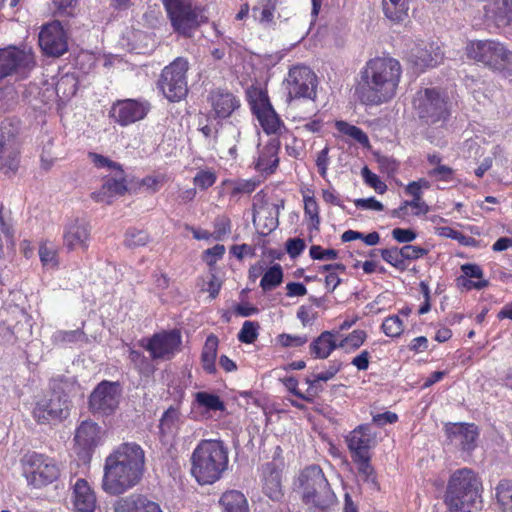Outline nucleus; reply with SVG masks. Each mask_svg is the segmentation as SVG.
<instances>
[{"label": "nucleus", "instance_id": "obj_14", "mask_svg": "<svg viewBox=\"0 0 512 512\" xmlns=\"http://www.w3.org/2000/svg\"><path fill=\"white\" fill-rule=\"evenodd\" d=\"M181 344V333L174 329L154 334L143 347L154 360H170L180 351Z\"/></svg>", "mask_w": 512, "mask_h": 512}, {"label": "nucleus", "instance_id": "obj_11", "mask_svg": "<svg viewBox=\"0 0 512 512\" xmlns=\"http://www.w3.org/2000/svg\"><path fill=\"white\" fill-rule=\"evenodd\" d=\"M26 479L33 488H43L56 481L61 473L58 462L45 454L33 452L26 459Z\"/></svg>", "mask_w": 512, "mask_h": 512}, {"label": "nucleus", "instance_id": "obj_43", "mask_svg": "<svg viewBox=\"0 0 512 512\" xmlns=\"http://www.w3.org/2000/svg\"><path fill=\"white\" fill-rule=\"evenodd\" d=\"M86 338V334L81 329L76 330H57L51 336L52 344L56 346H65L68 344L77 343L83 341Z\"/></svg>", "mask_w": 512, "mask_h": 512}, {"label": "nucleus", "instance_id": "obj_56", "mask_svg": "<svg viewBox=\"0 0 512 512\" xmlns=\"http://www.w3.org/2000/svg\"><path fill=\"white\" fill-rule=\"evenodd\" d=\"M341 364L334 362L332 363L329 368L323 372H320L316 375H314L313 379H307L306 382L309 384L308 392L316 387V384L320 381H328L331 380L340 370Z\"/></svg>", "mask_w": 512, "mask_h": 512}, {"label": "nucleus", "instance_id": "obj_24", "mask_svg": "<svg viewBox=\"0 0 512 512\" xmlns=\"http://www.w3.org/2000/svg\"><path fill=\"white\" fill-rule=\"evenodd\" d=\"M278 215V207L274 204L254 205L253 225L261 235H268L278 227Z\"/></svg>", "mask_w": 512, "mask_h": 512}, {"label": "nucleus", "instance_id": "obj_21", "mask_svg": "<svg viewBox=\"0 0 512 512\" xmlns=\"http://www.w3.org/2000/svg\"><path fill=\"white\" fill-rule=\"evenodd\" d=\"M409 60L419 70H424L440 64L443 60V52L435 43H421L411 49Z\"/></svg>", "mask_w": 512, "mask_h": 512}, {"label": "nucleus", "instance_id": "obj_49", "mask_svg": "<svg viewBox=\"0 0 512 512\" xmlns=\"http://www.w3.org/2000/svg\"><path fill=\"white\" fill-rule=\"evenodd\" d=\"M323 120L315 114L311 119L300 118L296 130L301 135L319 133L323 128Z\"/></svg>", "mask_w": 512, "mask_h": 512}, {"label": "nucleus", "instance_id": "obj_55", "mask_svg": "<svg viewBox=\"0 0 512 512\" xmlns=\"http://www.w3.org/2000/svg\"><path fill=\"white\" fill-rule=\"evenodd\" d=\"M89 159L97 168H106L108 170H117L119 171V174H123L122 166L115 161H112L108 157H105L101 154L90 152L88 154Z\"/></svg>", "mask_w": 512, "mask_h": 512}, {"label": "nucleus", "instance_id": "obj_58", "mask_svg": "<svg viewBox=\"0 0 512 512\" xmlns=\"http://www.w3.org/2000/svg\"><path fill=\"white\" fill-rule=\"evenodd\" d=\"M427 174L435 181L449 183L454 180L455 171L450 166L444 165L429 169Z\"/></svg>", "mask_w": 512, "mask_h": 512}, {"label": "nucleus", "instance_id": "obj_3", "mask_svg": "<svg viewBox=\"0 0 512 512\" xmlns=\"http://www.w3.org/2000/svg\"><path fill=\"white\" fill-rule=\"evenodd\" d=\"M482 481L469 468L456 470L450 477L445 493L449 512H477L482 509Z\"/></svg>", "mask_w": 512, "mask_h": 512}, {"label": "nucleus", "instance_id": "obj_2", "mask_svg": "<svg viewBox=\"0 0 512 512\" xmlns=\"http://www.w3.org/2000/svg\"><path fill=\"white\" fill-rule=\"evenodd\" d=\"M401 75V64L392 57H376L369 60L361 71L358 87L361 102L366 105H380L393 99Z\"/></svg>", "mask_w": 512, "mask_h": 512}, {"label": "nucleus", "instance_id": "obj_27", "mask_svg": "<svg viewBox=\"0 0 512 512\" xmlns=\"http://www.w3.org/2000/svg\"><path fill=\"white\" fill-rule=\"evenodd\" d=\"M279 149L280 141L277 138L270 139L267 144L259 148L255 169L261 173H274L279 164Z\"/></svg>", "mask_w": 512, "mask_h": 512}, {"label": "nucleus", "instance_id": "obj_59", "mask_svg": "<svg viewBox=\"0 0 512 512\" xmlns=\"http://www.w3.org/2000/svg\"><path fill=\"white\" fill-rule=\"evenodd\" d=\"M180 419V411L176 407H169L163 414L161 420H160V427L161 429H167L171 430L173 427L176 426Z\"/></svg>", "mask_w": 512, "mask_h": 512}, {"label": "nucleus", "instance_id": "obj_23", "mask_svg": "<svg viewBox=\"0 0 512 512\" xmlns=\"http://www.w3.org/2000/svg\"><path fill=\"white\" fill-rule=\"evenodd\" d=\"M374 435L368 424L357 426L346 436V443L351 457L369 455V450L374 444Z\"/></svg>", "mask_w": 512, "mask_h": 512}, {"label": "nucleus", "instance_id": "obj_41", "mask_svg": "<svg viewBox=\"0 0 512 512\" xmlns=\"http://www.w3.org/2000/svg\"><path fill=\"white\" fill-rule=\"evenodd\" d=\"M194 402L198 407L204 408L206 411H224L225 404L221 398L213 393L206 391L196 392Z\"/></svg>", "mask_w": 512, "mask_h": 512}, {"label": "nucleus", "instance_id": "obj_32", "mask_svg": "<svg viewBox=\"0 0 512 512\" xmlns=\"http://www.w3.org/2000/svg\"><path fill=\"white\" fill-rule=\"evenodd\" d=\"M263 131L268 135L280 136L286 131V126L273 106L255 115Z\"/></svg>", "mask_w": 512, "mask_h": 512}, {"label": "nucleus", "instance_id": "obj_29", "mask_svg": "<svg viewBox=\"0 0 512 512\" xmlns=\"http://www.w3.org/2000/svg\"><path fill=\"white\" fill-rule=\"evenodd\" d=\"M462 275L458 277L457 283L466 290H482L489 285V281L484 279L483 269L472 263H466L461 266Z\"/></svg>", "mask_w": 512, "mask_h": 512}, {"label": "nucleus", "instance_id": "obj_20", "mask_svg": "<svg viewBox=\"0 0 512 512\" xmlns=\"http://www.w3.org/2000/svg\"><path fill=\"white\" fill-rule=\"evenodd\" d=\"M91 238V226L84 219L69 222L63 233V244L69 250L87 249Z\"/></svg>", "mask_w": 512, "mask_h": 512}, {"label": "nucleus", "instance_id": "obj_9", "mask_svg": "<svg viewBox=\"0 0 512 512\" xmlns=\"http://www.w3.org/2000/svg\"><path fill=\"white\" fill-rule=\"evenodd\" d=\"M413 107L426 124L445 121L449 115L445 97L434 88L419 90L413 99Z\"/></svg>", "mask_w": 512, "mask_h": 512}, {"label": "nucleus", "instance_id": "obj_8", "mask_svg": "<svg viewBox=\"0 0 512 512\" xmlns=\"http://www.w3.org/2000/svg\"><path fill=\"white\" fill-rule=\"evenodd\" d=\"M70 401L66 394L53 391L39 398L32 409V417L39 425H55L69 414Z\"/></svg>", "mask_w": 512, "mask_h": 512}, {"label": "nucleus", "instance_id": "obj_37", "mask_svg": "<svg viewBox=\"0 0 512 512\" xmlns=\"http://www.w3.org/2000/svg\"><path fill=\"white\" fill-rule=\"evenodd\" d=\"M219 502L223 512H249L247 499L240 491L225 492Z\"/></svg>", "mask_w": 512, "mask_h": 512}, {"label": "nucleus", "instance_id": "obj_1", "mask_svg": "<svg viewBox=\"0 0 512 512\" xmlns=\"http://www.w3.org/2000/svg\"><path fill=\"white\" fill-rule=\"evenodd\" d=\"M146 456L135 442H125L115 447L105 458L102 490L110 496H120L138 486L145 473Z\"/></svg>", "mask_w": 512, "mask_h": 512}, {"label": "nucleus", "instance_id": "obj_7", "mask_svg": "<svg viewBox=\"0 0 512 512\" xmlns=\"http://www.w3.org/2000/svg\"><path fill=\"white\" fill-rule=\"evenodd\" d=\"M173 30L183 36H191L201 23L207 21L192 0H162Z\"/></svg>", "mask_w": 512, "mask_h": 512}, {"label": "nucleus", "instance_id": "obj_48", "mask_svg": "<svg viewBox=\"0 0 512 512\" xmlns=\"http://www.w3.org/2000/svg\"><path fill=\"white\" fill-rule=\"evenodd\" d=\"M129 359L140 374L148 377L154 373L155 367L151 360L144 356L141 352L131 350L129 353Z\"/></svg>", "mask_w": 512, "mask_h": 512}, {"label": "nucleus", "instance_id": "obj_26", "mask_svg": "<svg viewBox=\"0 0 512 512\" xmlns=\"http://www.w3.org/2000/svg\"><path fill=\"white\" fill-rule=\"evenodd\" d=\"M114 512H163L160 505L143 494H131L118 499Z\"/></svg>", "mask_w": 512, "mask_h": 512}, {"label": "nucleus", "instance_id": "obj_61", "mask_svg": "<svg viewBox=\"0 0 512 512\" xmlns=\"http://www.w3.org/2000/svg\"><path fill=\"white\" fill-rule=\"evenodd\" d=\"M231 195L236 196L239 194H250L256 187L257 182L254 180H240L231 182Z\"/></svg>", "mask_w": 512, "mask_h": 512}, {"label": "nucleus", "instance_id": "obj_10", "mask_svg": "<svg viewBox=\"0 0 512 512\" xmlns=\"http://www.w3.org/2000/svg\"><path fill=\"white\" fill-rule=\"evenodd\" d=\"M188 67V61L178 57L162 70L159 88L169 101H179L186 96Z\"/></svg>", "mask_w": 512, "mask_h": 512}, {"label": "nucleus", "instance_id": "obj_28", "mask_svg": "<svg viewBox=\"0 0 512 512\" xmlns=\"http://www.w3.org/2000/svg\"><path fill=\"white\" fill-rule=\"evenodd\" d=\"M97 499L89 483L79 478L73 486V505L77 512H94Z\"/></svg>", "mask_w": 512, "mask_h": 512}, {"label": "nucleus", "instance_id": "obj_6", "mask_svg": "<svg viewBox=\"0 0 512 512\" xmlns=\"http://www.w3.org/2000/svg\"><path fill=\"white\" fill-rule=\"evenodd\" d=\"M466 54L503 77L512 76V51L499 41H471L466 45Z\"/></svg>", "mask_w": 512, "mask_h": 512}, {"label": "nucleus", "instance_id": "obj_54", "mask_svg": "<svg viewBox=\"0 0 512 512\" xmlns=\"http://www.w3.org/2000/svg\"><path fill=\"white\" fill-rule=\"evenodd\" d=\"M367 335L364 330H354L338 344L339 348L358 349L365 341Z\"/></svg>", "mask_w": 512, "mask_h": 512}, {"label": "nucleus", "instance_id": "obj_51", "mask_svg": "<svg viewBox=\"0 0 512 512\" xmlns=\"http://www.w3.org/2000/svg\"><path fill=\"white\" fill-rule=\"evenodd\" d=\"M259 329L258 322L245 321L238 333V340L242 343L252 344L258 337Z\"/></svg>", "mask_w": 512, "mask_h": 512}, {"label": "nucleus", "instance_id": "obj_64", "mask_svg": "<svg viewBox=\"0 0 512 512\" xmlns=\"http://www.w3.org/2000/svg\"><path fill=\"white\" fill-rule=\"evenodd\" d=\"M362 176L364 177L366 183L373 187L378 193H384L386 191V184L381 181L375 173H372L367 167L362 169Z\"/></svg>", "mask_w": 512, "mask_h": 512}, {"label": "nucleus", "instance_id": "obj_60", "mask_svg": "<svg viewBox=\"0 0 512 512\" xmlns=\"http://www.w3.org/2000/svg\"><path fill=\"white\" fill-rule=\"evenodd\" d=\"M216 174L209 170H201L194 177V184L200 189H207L216 182Z\"/></svg>", "mask_w": 512, "mask_h": 512}, {"label": "nucleus", "instance_id": "obj_57", "mask_svg": "<svg viewBox=\"0 0 512 512\" xmlns=\"http://www.w3.org/2000/svg\"><path fill=\"white\" fill-rule=\"evenodd\" d=\"M213 239L222 240L231 232V221L227 216H218L213 222Z\"/></svg>", "mask_w": 512, "mask_h": 512}, {"label": "nucleus", "instance_id": "obj_44", "mask_svg": "<svg viewBox=\"0 0 512 512\" xmlns=\"http://www.w3.org/2000/svg\"><path fill=\"white\" fill-rule=\"evenodd\" d=\"M247 98L254 115L272 106L267 93L260 88H250L247 91Z\"/></svg>", "mask_w": 512, "mask_h": 512}, {"label": "nucleus", "instance_id": "obj_62", "mask_svg": "<svg viewBox=\"0 0 512 512\" xmlns=\"http://www.w3.org/2000/svg\"><path fill=\"white\" fill-rule=\"evenodd\" d=\"M309 253L314 260H334L338 257V252L335 249H323L319 245L311 246Z\"/></svg>", "mask_w": 512, "mask_h": 512}, {"label": "nucleus", "instance_id": "obj_39", "mask_svg": "<svg viewBox=\"0 0 512 512\" xmlns=\"http://www.w3.org/2000/svg\"><path fill=\"white\" fill-rule=\"evenodd\" d=\"M218 344V338L214 334H211L206 338L202 349V367L209 374H212L216 371L215 361L217 357Z\"/></svg>", "mask_w": 512, "mask_h": 512}, {"label": "nucleus", "instance_id": "obj_52", "mask_svg": "<svg viewBox=\"0 0 512 512\" xmlns=\"http://www.w3.org/2000/svg\"><path fill=\"white\" fill-rule=\"evenodd\" d=\"M381 256L384 261L397 269L404 270L406 268V263L402 255V248L398 249L397 247H393L389 249H382Z\"/></svg>", "mask_w": 512, "mask_h": 512}, {"label": "nucleus", "instance_id": "obj_5", "mask_svg": "<svg viewBox=\"0 0 512 512\" xmlns=\"http://www.w3.org/2000/svg\"><path fill=\"white\" fill-rule=\"evenodd\" d=\"M295 485L309 512H323L335 501V494L318 465L304 468Z\"/></svg>", "mask_w": 512, "mask_h": 512}, {"label": "nucleus", "instance_id": "obj_63", "mask_svg": "<svg viewBox=\"0 0 512 512\" xmlns=\"http://www.w3.org/2000/svg\"><path fill=\"white\" fill-rule=\"evenodd\" d=\"M225 254V247L222 244H216L203 252V260L209 265L213 266Z\"/></svg>", "mask_w": 512, "mask_h": 512}, {"label": "nucleus", "instance_id": "obj_38", "mask_svg": "<svg viewBox=\"0 0 512 512\" xmlns=\"http://www.w3.org/2000/svg\"><path fill=\"white\" fill-rule=\"evenodd\" d=\"M337 347L338 344L329 331L322 332L310 345L311 353L319 359H326Z\"/></svg>", "mask_w": 512, "mask_h": 512}, {"label": "nucleus", "instance_id": "obj_31", "mask_svg": "<svg viewBox=\"0 0 512 512\" xmlns=\"http://www.w3.org/2000/svg\"><path fill=\"white\" fill-rule=\"evenodd\" d=\"M21 147L0 143V171L8 177L16 175L20 168Z\"/></svg>", "mask_w": 512, "mask_h": 512}, {"label": "nucleus", "instance_id": "obj_12", "mask_svg": "<svg viewBox=\"0 0 512 512\" xmlns=\"http://www.w3.org/2000/svg\"><path fill=\"white\" fill-rule=\"evenodd\" d=\"M284 83L289 101L300 98L315 101L318 79L309 67L305 65L291 67Z\"/></svg>", "mask_w": 512, "mask_h": 512}, {"label": "nucleus", "instance_id": "obj_50", "mask_svg": "<svg viewBox=\"0 0 512 512\" xmlns=\"http://www.w3.org/2000/svg\"><path fill=\"white\" fill-rule=\"evenodd\" d=\"M405 325L399 315L388 316L382 323V330L386 336L399 337L404 331Z\"/></svg>", "mask_w": 512, "mask_h": 512}, {"label": "nucleus", "instance_id": "obj_36", "mask_svg": "<svg viewBox=\"0 0 512 512\" xmlns=\"http://www.w3.org/2000/svg\"><path fill=\"white\" fill-rule=\"evenodd\" d=\"M276 8L277 0H260L252 8L253 17L262 26L271 27L275 24Z\"/></svg>", "mask_w": 512, "mask_h": 512}, {"label": "nucleus", "instance_id": "obj_4", "mask_svg": "<svg viewBox=\"0 0 512 512\" xmlns=\"http://www.w3.org/2000/svg\"><path fill=\"white\" fill-rule=\"evenodd\" d=\"M228 462L223 441L201 440L191 455V473L199 484H213L222 477Z\"/></svg>", "mask_w": 512, "mask_h": 512}, {"label": "nucleus", "instance_id": "obj_15", "mask_svg": "<svg viewBox=\"0 0 512 512\" xmlns=\"http://www.w3.org/2000/svg\"><path fill=\"white\" fill-rule=\"evenodd\" d=\"M35 65L31 50L15 46L0 48V81L13 73H24Z\"/></svg>", "mask_w": 512, "mask_h": 512}, {"label": "nucleus", "instance_id": "obj_42", "mask_svg": "<svg viewBox=\"0 0 512 512\" xmlns=\"http://www.w3.org/2000/svg\"><path fill=\"white\" fill-rule=\"evenodd\" d=\"M304 202V215L305 218L310 222V228L314 230H319L321 219H320V209L316 198L313 195L304 194L303 195Z\"/></svg>", "mask_w": 512, "mask_h": 512}, {"label": "nucleus", "instance_id": "obj_40", "mask_svg": "<svg viewBox=\"0 0 512 512\" xmlns=\"http://www.w3.org/2000/svg\"><path fill=\"white\" fill-rule=\"evenodd\" d=\"M385 16L392 22H401L408 15L407 0H382Z\"/></svg>", "mask_w": 512, "mask_h": 512}, {"label": "nucleus", "instance_id": "obj_30", "mask_svg": "<svg viewBox=\"0 0 512 512\" xmlns=\"http://www.w3.org/2000/svg\"><path fill=\"white\" fill-rule=\"evenodd\" d=\"M126 191L125 177L120 174L119 178L107 179L98 191L91 193V198L99 203L111 204L114 197L124 195Z\"/></svg>", "mask_w": 512, "mask_h": 512}, {"label": "nucleus", "instance_id": "obj_33", "mask_svg": "<svg viewBox=\"0 0 512 512\" xmlns=\"http://www.w3.org/2000/svg\"><path fill=\"white\" fill-rule=\"evenodd\" d=\"M22 122L17 118H6L0 123V143L21 147Z\"/></svg>", "mask_w": 512, "mask_h": 512}, {"label": "nucleus", "instance_id": "obj_47", "mask_svg": "<svg viewBox=\"0 0 512 512\" xmlns=\"http://www.w3.org/2000/svg\"><path fill=\"white\" fill-rule=\"evenodd\" d=\"M370 459V454L352 457L353 462L357 465L360 477L366 482L375 483V471L370 463Z\"/></svg>", "mask_w": 512, "mask_h": 512}, {"label": "nucleus", "instance_id": "obj_18", "mask_svg": "<svg viewBox=\"0 0 512 512\" xmlns=\"http://www.w3.org/2000/svg\"><path fill=\"white\" fill-rule=\"evenodd\" d=\"M210 116L214 119H226L240 108V100L233 93L223 90H212L208 96Z\"/></svg>", "mask_w": 512, "mask_h": 512}, {"label": "nucleus", "instance_id": "obj_22", "mask_svg": "<svg viewBox=\"0 0 512 512\" xmlns=\"http://www.w3.org/2000/svg\"><path fill=\"white\" fill-rule=\"evenodd\" d=\"M446 432L450 444L455 448L467 452L475 449L479 433L474 424H453Z\"/></svg>", "mask_w": 512, "mask_h": 512}, {"label": "nucleus", "instance_id": "obj_35", "mask_svg": "<svg viewBox=\"0 0 512 512\" xmlns=\"http://www.w3.org/2000/svg\"><path fill=\"white\" fill-rule=\"evenodd\" d=\"M486 13L498 25H508L512 21V0H490Z\"/></svg>", "mask_w": 512, "mask_h": 512}, {"label": "nucleus", "instance_id": "obj_25", "mask_svg": "<svg viewBox=\"0 0 512 512\" xmlns=\"http://www.w3.org/2000/svg\"><path fill=\"white\" fill-rule=\"evenodd\" d=\"M262 491L273 501L283 497L281 470L274 462H268L261 468Z\"/></svg>", "mask_w": 512, "mask_h": 512}, {"label": "nucleus", "instance_id": "obj_46", "mask_svg": "<svg viewBox=\"0 0 512 512\" xmlns=\"http://www.w3.org/2000/svg\"><path fill=\"white\" fill-rule=\"evenodd\" d=\"M337 130L363 146L369 145V138L366 133L357 126L351 125L345 121H337L335 124Z\"/></svg>", "mask_w": 512, "mask_h": 512}, {"label": "nucleus", "instance_id": "obj_19", "mask_svg": "<svg viewBox=\"0 0 512 512\" xmlns=\"http://www.w3.org/2000/svg\"><path fill=\"white\" fill-rule=\"evenodd\" d=\"M103 434L102 428L97 423L85 420L77 427L74 441L81 452L90 456L95 448L101 444Z\"/></svg>", "mask_w": 512, "mask_h": 512}, {"label": "nucleus", "instance_id": "obj_17", "mask_svg": "<svg viewBox=\"0 0 512 512\" xmlns=\"http://www.w3.org/2000/svg\"><path fill=\"white\" fill-rule=\"evenodd\" d=\"M149 109L148 102L125 99L114 103L110 114L116 123L121 126H128L142 120L147 115Z\"/></svg>", "mask_w": 512, "mask_h": 512}, {"label": "nucleus", "instance_id": "obj_16", "mask_svg": "<svg viewBox=\"0 0 512 512\" xmlns=\"http://www.w3.org/2000/svg\"><path fill=\"white\" fill-rule=\"evenodd\" d=\"M39 45L47 56L59 57L67 52V36L60 22L54 21L42 27Z\"/></svg>", "mask_w": 512, "mask_h": 512}, {"label": "nucleus", "instance_id": "obj_13", "mask_svg": "<svg viewBox=\"0 0 512 512\" xmlns=\"http://www.w3.org/2000/svg\"><path fill=\"white\" fill-rule=\"evenodd\" d=\"M120 395L121 389L117 382L104 380L90 394L89 409L94 415H111L118 408Z\"/></svg>", "mask_w": 512, "mask_h": 512}, {"label": "nucleus", "instance_id": "obj_45", "mask_svg": "<svg viewBox=\"0 0 512 512\" xmlns=\"http://www.w3.org/2000/svg\"><path fill=\"white\" fill-rule=\"evenodd\" d=\"M283 270L279 264L271 266L263 275L260 287L263 291H271L282 283Z\"/></svg>", "mask_w": 512, "mask_h": 512}, {"label": "nucleus", "instance_id": "obj_53", "mask_svg": "<svg viewBox=\"0 0 512 512\" xmlns=\"http://www.w3.org/2000/svg\"><path fill=\"white\" fill-rule=\"evenodd\" d=\"M149 240V235L142 230L129 229L125 233V245L130 248L145 246Z\"/></svg>", "mask_w": 512, "mask_h": 512}, {"label": "nucleus", "instance_id": "obj_34", "mask_svg": "<svg viewBox=\"0 0 512 512\" xmlns=\"http://www.w3.org/2000/svg\"><path fill=\"white\" fill-rule=\"evenodd\" d=\"M494 500L498 512H512V480L501 479L494 487Z\"/></svg>", "mask_w": 512, "mask_h": 512}]
</instances>
